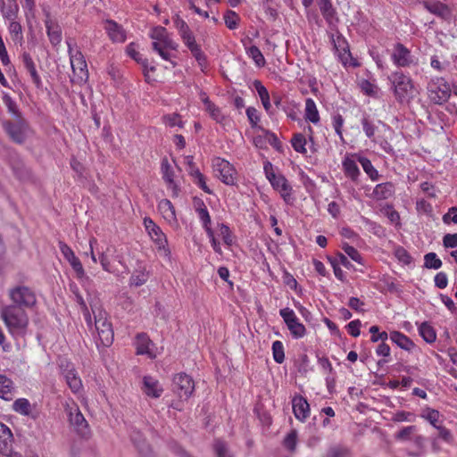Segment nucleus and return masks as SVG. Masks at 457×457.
<instances>
[{"label": "nucleus", "instance_id": "obj_1", "mask_svg": "<svg viewBox=\"0 0 457 457\" xmlns=\"http://www.w3.org/2000/svg\"><path fill=\"white\" fill-rule=\"evenodd\" d=\"M0 318L14 339L25 337L29 327V316L25 310L19 306L4 305L0 309Z\"/></svg>", "mask_w": 457, "mask_h": 457}, {"label": "nucleus", "instance_id": "obj_2", "mask_svg": "<svg viewBox=\"0 0 457 457\" xmlns=\"http://www.w3.org/2000/svg\"><path fill=\"white\" fill-rule=\"evenodd\" d=\"M390 90L400 104H410L416 96L418 91L412 79L402 71H393L387 77Z\"/></svg>", "mask_w": 457, "mask_h": 457}, {"label": "nucleus", "instance_id": "obj_3", "mask_svg": "<svg viewBox=\"0 0 457 457\" xmlns=\"http://www.w3.org/2000/svg\"><path fill=\"white\" fill-rule=\"evenodd\" d=\"M174 27L184 45L188 48L191 54L195 58L202 71L207 67V59L201 46L196 43L195 37L187 23L179 15L172 17Z\"/></svg>", "mask_w": 457, "mask_h": 457}, {"label": "nucleus", "instance_id": "obj_4", "mask_svg": "<svg viewBox=\"0 0 457 457\" xmlns=\"http://www.w3.org/2000/svg\"><path fill=\"white\" fill-rule=\"evenodd\" d=\"M263 169L266 178L272 187L280 194L286 204H292L294 200L292 197V187L286 177L282 174H276L270 162L264 163Z\"/></svg>", "mask_w": 457, "mask_h": 457}, {"label": "nucleus", "instance_id": "obj_5", "mask_svg": "<svg viewBox=\"0 0 457 457\" xmlns=\"http://www.w3.org/2000/svg\"><path fill=\"white\" fill-rule=\"evenodd\" d=\"M9 297L12 301L10 306H19L21 309H30L37 303L35 292L24 285H17L9 289Z\"/></svg>", "mask_w": 457, "mask_h": 457}, {"label": "nucleus", "instance_id": "obj_6", "mask_svg": "<svg viewBox=\"0 0 457 457\" xmlns=\"http://www.w3.org/2000/svg\"><path fill=\"white\" fill-rule=\"evenodd\" d=\"M94 312L95 328L97 332L98 339L96 345H102L108 347L113 342V330L112 324L109 322L106 313L103 311H98L97 313Z\"/></svg>", "mask_w": 457, "mask_h": 457}, {"label": "nucleus", "instance_id": "obj_7", "mask_svg": "<svg viewBox=\"0 0 457 457\" xmlns=\"http://www.w3.org/2000/svg\"><path fill=\"white\" fill-rule=\"evenodd\" d=\"M429 100L435 104H444L451 96L450 85L444 78L432 79L427 87Z\"/></svg>", "mask_w": 457, "mask_h": 457}, {"label": "nucleus", "instance_id": "obj_8", "mask_svg": "<svg viewBox=\"0 0 457 457\" xmlns=\"http://www.w3.org/2000/svg\"><path fill=\"white\" fill-rule=\"evenodd\" d=\"M67 45L74 80L78 83L86 82L88 79V71L85 57L81 51L73 48L70 42H67Z\"/></svg>", "mask_w": 457, "mask_h": 457}, {"label": "nucleus", "instance_id": "obj_9", "mask_svg": "<svg viewBox=\"0 0 457 457\" xmlns=\"http://www.w3.org/2000/svg\"><path fill=\"white\" fill-rule=\"evenodd\" d=\"M143 223L160 254L169 258L170 251L168 248V240L161 228L149 217H145Z\"/></svg>", "mask_w": 457, "mask_h": 457}, {"label": "nucleus", "instance_id": "obj_10", "mask_svg": "<svg viewBox=\"0 0 457 457\" xmlns=\"http://www.w3.org/2000/svg\"><path fill=\"white\" fill-rule=\"evenodd\" d=\"M3 128L9 137L17 144L24 143L29 130V125L24 117L4 120Z\"/></svg>", "mask_w": 457, "mask_h": 457}, {"label": "nucleus", "instance_id": "obj_11", "mask_svg": "<svg viewBox=\"0 0 457 457\" xmlns=\"http://www.w3.org/2000/svg\"><path fill=\"white\" fill-rule=\"evenodd\" d=\"M391 60L397 68H410L418 64V59L402 43L394 46Z\"/></svg>", "mask_w": 457, "mask_h": 457}, {"label": "nucleus", "instance_id": "obj_12", "mask_svg": "<svg viewBox=\"0 0 457 457\" xmlns=\"http://www.w3.org/2000/svg\"><path fill=\"white\" fill-rule=\"evenodd\" d=\"M279 315L283 319L285 324L290 331L291 336L294 338L299 339L305 336L306 328L304 325L299 321L292 309L288 307L283 308L279 311Z\"/></svg>", "mask_w": 457, "mask_h": 457}, {"label": "nucleus", "instance_id": "obj_13", "mask_svg": "<svg viewBox=\"0 0 457 457\" xmlns=\"http://www.w3.org/2000/svg\"><path fill=\"white\" fill-rule=\"evenodd\" d=\"M173 392L180 398L187 400L194 393L195 382L186 373H179L173 378Z\"/></svg>", "mask_w": 457, "mask_h": 457}, {"label": "nucleus", "instance_id": "obj_14", "mask_svg": "<svg viewBox=\"0 0 457 457\" xmlns=\"http://www.w3.org/2000/svg\"><path fill=\"white\" fill-rule=\"evenodd\" d=\"M213 169L224 184L228 186L236 184L237 171L229 162L221 158H216L213 160Z\"/></svg>", "mask_w": 457, "mask_h": 457}, {"label": "nucleus", "instance_id": "obj_15", "mask_svg": "<svg viewBox=\"0 0 457 457\" xmlns=\"http://www.w3.org/2000/svg\"><path fill=\"white\" fill-rule=\"evenodd\" d=\"M69 420L76 431L85 436L88 435V424L78 406L71 407L69 410Z\"/></svg>", "mask_w": 457, "mask_h": 457}, {"label": "nucleus", "instance_id": "obj_16", "mask_svg": "<svg viewBox=\"0 0 457 457\" xmlns=\"http://www.w3.org/2000/svg\"><path fill=\"white\" fill-rule=\"evenodd\" d=\"M60 250L64 258L69 262L78 278H83L86 276L83 265L80 260L75 255L72 249L64 243L60 244Z\"/></svg>", "mask_w": 457, "mask_h": 457}, {"label": "nucleus", "instance_id": "obj_17", "mask_svg": "<svg viewBox=\"0 0 457 457\" xmlns=\"http://www.w3.org/2000/svg\"><path fill=\"white\" fill-rule=\"evenodd\" d=\"M293 412L295 417L303 422L310 414V405L307 400L302 395H295L292 399Z\"/></svg>", "mask_w": 457, "mask_h": 457}, {"label": "nucleus", "instance_id": "obj_18", "mask_svg": "<svg viewBox=\"0 0 457 457\" xmlns=\"http://www.w3.org/2000/svg\"><path fill=\"white\" fill-rule=\"evenodd\" d=\"M161 170L162 179L167 183L168 188L172 190V195L178 196L179 188L174 181V170L166 157L162 160Z\"/></svg>", "mask_w": 457, "mask_h": 457}, {"label": "nucleus", "instance_id": "obj_19", "mask_svg": "<svg viewBox=\"0 0 457 457\" xmlns=\"http://www.w3.org/2000/svg\"><path fill=\"white\" fill-rule=\"evenodd\" d=\"M320 11L329 26H335L337 21V13L330 0H317Z\"/></svg>", "mask_w": 457, "mask_h": 457}, {"label": "nucleus", "instance_id": "obj_20", "mask_svg": "<svg viewBox=\"0 0 457 457\" xmlns=\"http://www.w3.org/2000/svg\"><path fill=\"white\" fill-rule=\"evenodd\" d=\"M142 390L147 396L154 398L160 397L163 392V388L159 381L151 376H145L143 378Z\"/></svg>", "mask_w": 457, "mask_h": 457}, {"label": "nucleus", "instance_id": "obj_21", "mask_svg": "<svg viewBox=\"0 0 457 457\" xmlns=\"http://www.w3.org/2000/svg\"><path fill=\"white\" fill-rule=\"evenodd\" d=\"M110 39L112 42L122 43L126 40V33L123 28L112 20H107L104 27Z\"/></svg>", "mask_w": 457, "mask_h": 457}, {"label": "nucleus", "instance_id": "obj_22", "mask_svg": "<svg viewBox=\"0 0 457 457\" xmlns=\"http://www.w3.org/2000/svg\"><path fill=\"white\" fill-rule=\"evenodd\" d=\"M134 345L136 346L137 354H146L150 358H154L155 355L150 349L153 342L145 333L137 334Z\"/></svg>", "mask_w": 457, "mask_h": 457}, {"label": "nucleus", "instance_id": "obj_23", "mask_svg": "<svg viewBox=\"0 0 457 457\" xmlns=\"http://www.w3.org/2000/svg\"><path fill=\"white\" fill-rule=\"evenodd\" d=\"M149 278V272L143 262H137V268L134 270L129 278V285L134 287H140L144 285Z\"/></svg>", "mask_w": 457, "mask_h": 457}, {"label": "nucleus", "instance_id": "obj_24", "mask_svg": "<svg viewBox=\"0 0 457 457\" xmlns=\"http://www.w3.org/2000/svg\"><path fill=\"white\" fill-rule=\"evenodd\" d=\"M12 433L4 423L0 422V453L8 454L11 452Z\"/></svg>", "mask_w": 457, "mask_h": 457}, {"label": "nucleus", "instance_id": "obj_25", "mask_svg": "<svg viewBox=\"0 0 457 457\" xmlns=\"http://www.w3.org/2000/svg\"><path fill=\"white\" fill-rule=\"evenodd\" d=\"M21 61H22V63H23L25 69L29 73L33 83L36 85L37 87H40L42 86V81H41L40 76L38 75V73L36 70V65H35L30 54L27 52H24L21 54Z\"/></svg>", "mask_w": 457, "mask_h": 457}, {"label": "nucleus", "instance_id": "obj_26", "mask_svg": "<svg viewBox=\"0 0 457 457\" xmlns=\"http://www.w3.org/2000/svg\"><path fill=\"white\" fill-rule=\"evenodd\" d=\"M395 185L392 182L378 184L372 192V196L376 200H386L395 194Z\"/></svg>", "mask_w": 457, "mask_h": 457}, {"label": "nucleus", "instance_id": "obj_27", "mask_svg": "<svg viewBox=\"0 0 457 457\" xmlns=\"http://www.w3.org/2000/svg\"><path fill=\"white\" fill-rule=\"evenodd\" d=\"M71 291L72 292V294L74 295V300L79 304L80 311L83 313V316L85 318V320H86L87 326L91 328L92 325H93L92 318H91L90 312L88 311V308L87 306V303H86L83 296L79 293L78 287L76 285H71Z\"/></svg>", "mask_w": 457, "mask_h": 457}, {"label": "nucleus", "instance_id": "obj_28", "mask_svg": "<svg viewBox=\"0 0 457 457\" xmlns=\"http://www.w3.org/2000/svg\"><path fill=\"white\" fill-rule=\"evenodd\" d=\"M45 25L51 44L54 46L59 45L62 41V29L60 26L50 19L46 20Z\"/></svg>", "mask_w": 457, "mask_h": 457}, {"label": "nucleus", "instance_id": "obj_29", "mask_svg": "<svg viewBox=\"0 0 457 457\" xmlns=\"http://www.w3.org/2000/svg\"><path fill=\"white\" fill-rule=\"evenodd\" d=\"M390 339L397 346L408 352H411L415 347V344L407 336L399 331L391 332Z\"/></svg>", "mask_w": 457, "mask_h": 457}, {"label": "nucleus", "instance_id": "obj_30", "mask_svg": "<svg viewBox=\"0 0 457 457\" xmlns=\"http://www.w3.org/2000/svg\"><path fill=\"white\" fill-rule=\"evenodd\" d=\"M424 7L431 13L445 18L449 14V10L445 4L436 0H428L423 3Z\"/></svg>", "mask_w": 457, "mask_h": 457}, {"label": "nucleus", "instance_id": "obj_31", "mask_svg": "<svg viewBox=\"0 0 457 457\" xmlns=\"http://www.w3.org/2000/svg\"><path fill=\"white\" fill-rule=\"evenodd\" d=\"M14 396L13 382L5 376L0 375V398L10 401Z\"/></svg>", "mask_w": 457, "mask_h": 457}, {"label": "nucleus", "instance_id": "obj_32", "mask_svg": "<svg viewBox=\"0 0 457 457\" xmlns=\"http://www.w3.org/2000/svg\"><path fill=\"white\" fill-rule=\"evenodd\" d=\"M342 166L345 176L356 181L361 174L356 162L353 158L346 156L342 162Z\"/></svg>", "mask_w": 457, "mask_h": 457}, {"label": "nucleus", "instance_id": "obj_33", "mask_svg": "<svg viewBox=\"0 0 457 457\" xmlns=\"http://www.w3.org/2000/svg\"><path fill=\"white\" fill-rule=\"evenodd\" d=\"M158 210L162 217L169 222L176 221L175 208L171 202L168 199H162L158 204Z\"/></svg>", "mask_w": 457, "mask_h": 457}, {"label": "nucleus", "instance_id": "obj_34", "mask_svg": "<svg viewBox=\"0 0 457 457\" xmlns=\"http://www.w3.org/2000/svg\"><path fill=\"white\" fill-rule=\"evenodd\" d=\"M63 376L67 385L73 393H78L81 389V379L77 376L73 368L65 370Z\"/></svg>", "mask_w": 457, "mask_h": 457}, {"label": "nucleus", "instance_id": "obj_35", "mask_svg": "<svg viewBox=\"0 0 457 457\" xmlns=\"http://www.w3.org/2000/svg\"><path fill=\"white\" fill-rule=\"evenodd\" d=\"M305 119L313 124L320 121V114L315 102L312 98L305 100Z\"/></svg>", "mask_w": 457, "mask_h": 457}, {"label": "nucleus", "instance_id": "obj_36", "mask_svg": "<svg viewBox=\"0 0 457 457\" xmlns=\"http://www.w3.org/2000/svg\"><path fill=\"white\" fill-rule=\"evenodd\" d=\"M361 123L362 126V130L365 133L366 137L371 140H374L375 133L378 127L375 124V121L370 119V117L367 114H364L361 120Z\"/></svg>", "mask_w": 457, "mask_h": 457}, {"label": "nucleus", "instance_id": "obj_37", "mask_svg": "<svg viewBox=\"0 0 457 457\" xmlns=\"http://www.w3.org/2000/svg\"><path fill=\"white\" fill-rule=\"evenodd\" d=\"M198 218L201 220L203 224V228H204L205 232L209 229H212L211 228V216L209 214V212L204 204V202H199L198 206L195 209Z\"/></svg>", "mask_w": 457, "mask_h": 457}, {"label": "nucleus", "instance_id": "obj_38", "mask_svg": "<svg viewBox=\"0 0 457 457\" xmlns=\"http://www.w3.org/2000/svg\"><path fill=\"white\" fill-rule=\"evenodd\" d=\"M3 103L6 106L8 112L12 116L13 119L23 117L16 102L8 94H4L3 96Z\"/></svg>", "mask_w": 457, "mask_h": 457}, {"label": "nucleus", "instance_id": "obj_39", "mask_svg": "<svg viewBox=\"0 0 457 457\" xmlns=\"http://www.w3.org/2000/svg\"><path fill=\"white\" fill-rule=\"evenodd\" d=\"M358 162H360L363 170L367 173V175L370 177L371 180L376 181L378 179V171L374 168L371 162L368 158L359 156Z\"/></svg>", "mask_w": 457, "mask_h": 457}, {"label": "nucleus", "instance_id": "obj_40", "mask_svg": "<svg viewBox=\"0 0 457 457\" xmlns=\"http://www.w3.org/2000/svg\"><path fill=\"white\" fill-rule=\"evenodd\" d=\"M419 332L427 343H434L436 339L435 329L428 322H423L420 325Z\"/></svg>", "mask_w": 457, "mask_h": 457}, {"label": "nucleus", "instance_id": "obj_41", "mask_svg": "<svg viewBox=\"0 0 457 457\" xmlns=\"http://www.w3.org/2000/svg\"><path fill=\"white\" fill-rule=\"evenodd\" d=\"M8 29H9V33L12 37V41L16 44L21 45L23 42L21 25L15 20L10 21Z\"/></svg>", "mask_w": 457, "mask_h": 457}, {"label": "nucleus", "instance_id": "obj_42", "mask_svg": "<svg viewBox=\"0 0 457 457\" xmlns=\"http://www.w3.org/2000/svg\"><path fill=\"white\" fill-rule=\"evenodd\" d=\"M1 12L4 18L9 21H14L19 12V6L15 0H12L7 5L3 4Z\"/></svg>", "mask_w": 457, "mask_h": 457}, {"label": "nucleus", "instance_id": "obj_43", "mask_svg": "<svg viewBox=\"0 0 457 457\" xmlns=\"http://www.w3.org/2000/svg\"><path fill=\"white\" fill-rule=\"evenodd\" d=\"M12 410L17 413L28 416L31 411V405L28 399L19 398L13 402Z\"/></svg>", "mask_w": 457, "mask_h": 457}, {"label": "nucleus", "instance_id": "obj_44", "mask_svg": "<svg viewBox=\"0 0 457 457\" xmlns=\"http://www.w3.org/2000/svg\"><path fill=\"white\" fill-rule=\"evenodd\" d=\"M246 54L255 63L257 67H263L266 63L265 58L256 46H251L246 48Z\"/></svg>", "mask_w": 457, "mask_h": 457}, {"label": "nucleus", "instance_id": "obj_45", "mask_svg": "<svg viewBox=\"0 0 457 457\" xmlns=\"http://www.w3.org/2000/svg\"><path fill=\"white\" fill-rule=\"evenodd\" d=\"M421 417L427 420L434 428H437L439 426L440 421V412L437 410L427 408L423 411Z\"/></svg>", "mask_w": 457, "mask_h": 457}, {"label": "nucleus", "instance_id": "obj_46", "mask_svg": "<svg viewBox=\"0 0 457 457\" xmlns=\"http://www.w3.org/2000/svg\"><path fill=\"white\" fill-rule=\"evenodd\" d=\"M442 261L435 253H428L424 256V267L427 269L438 270L442 267Z\"/></svg>", "mask_w": 457, "mask_h": 457}, {"label": "nucleus", "instance_id": "obj_47", "mask_svg": "<svg viewBox=\"0 0 457 457\" xmlns=\"http://www.w3.org/2000/svg\"><path fill=\"white\" fill-rule=\"evenodd\" d=\"M291 144H292V146L295 149V151H296L297 153L303 154L307 153V150L305 147L306 138L303 134H301V133L295 134L291 139Z\"/></svg>", "mask_w": 457, "mask_h": 457}, {"label": "nucleus", "instance_id": "obj_48", "mask_svg": "<svg viewBox=\"0 0 457 457\" xmlns=\"http://www.w3.org/2000/svg\"><path fill=\"white\" fill-rule=\"evenodd\" d=\"M337 42H338V45H337V43L334 41L335 48L338 52L341 62L344 64H346L349 57L351 56V53H350L349 49L346 46H345V45H346V42L344 39H341L340 37H338Z\"/></svg>", "mask_w": 457, "mask_h": 457}, {"label": "nucleus", "instance_id": "obj_49", "mask_svg": "<svg viewBox=\"0 0 457 457\" xmlns=\"http://www.w3.org/2000/svg\"><path fill=\"white\" fill-rule=\"evenodd\" d=\"M298 434L295 429H292L284 438L283 445L290 452H295L297 445Z\"/></svg>", "mask_w": 457, "mask_h": 457}, {"label": "nucleus", "instance_id": "obj_50", "mask_svg": "<svg viewBox=\"0 0 457 457\" xmlns=\"http://www.w3.org/2000/svg\"><path fill=\"white\" fill-rule=\"evenodd\" d=\"M213 450L216 457H234L230 453L228 445L221 440L215 441Z\"/></svg>", "mask_w": 457, "mask_h": 457}, {"label": "nucleus", "instance_id": "obj_51", "mask_svg": "<svg viewBox=\"0 0 457 457\" xmlns=\"http://www.w3.org/2000/svg\"><path fill=\"white\" fill-rule=\"evenodd\" d=\"M273 359L277 363H282L285 360L284 345L282 342L277 340L272 344Z\"/></svg>", "mask_w": 457, "mask_h": 457}, {"label": "nucleus", "instance_id": "obj_52", "mask_svg": "<svg viewBox=\"0 0 457 457\" xmlns=\"http://www.w3.org/2000/svg\"><path fill=\"white\" fill-rule=\"evenodd\" d=\"M131 439L141 453L146 454L147 453L150 452L149 445L145 443V439L142 438V436L140 435L139 432H134L131 435Z\"/></svg>", "mask_w": 457, "mask_h": 457}, {"label": "nucleus", "instance_id": "obj_53", "mask_svg": "<svg viewBox=\"0 0 457 457\" xmlns=\"http://www.w3.org/2000/svg\"><path fill=\"white\" fill-rule=\"evenodd\" d=\"M218 226L220 228V235L222 237L223 242L228 246L232 245L234 243V237L229 227L224 223H220Z\"/></svg>", "mask_w": 457, "mask_h": 457}, {"label": "nucleus", "instance_id": "obj_54", "mask_svg": "<svg viewBox=\"0 0 457 457\" xmlns=\"http://www.w3.org/2000/svg\"><path fill=\"white\" fill-rule=\"evenodd\" d=\"M326 457H351V452L345 447L332 446L328 449Z\"/></svg>", "mask_w": 457, "mask_h": 457}, {"label": "nucleus", "instance_id": "obj_55", "mask_svg": "<svg viewBox=\"0 0 457 457\" xmlns=\"http://www.w3.org/2000/svg\"><path fill=\"white\" fill-rule=\"evenodd\" d=\"M167 29L164 27L157 26L151 30L150 37L154 40V42L162 43L167 37Z\"/></svg>", "mask_w": 457, "mask_h": 457}, {"label": "nucleus", "instance_id": "obj_56", "mask_svg": "<svg viewBox=\"0 0 457 457\" xmlns=\"http://www.w3.org/2000/svg\"><path fill=\"white\" fill-rule=\"evenodd\" d=\"M395 256L397 258V260L403 264H410L412 261L411 256L409 254L406 249H404L403 246H397L395 249Z\"/></svg>", "mask_w": 457, "mask_h": 457}, {"label": "nucleus", "instance_id": "obj_57", "mask_svg": "<svg viewBox=\"0 0 457 457\" xmlns=\"http://www.w3.org/2000/svg\"><path fill=\"white\" fill-rule=\"evenodd\" d=\"M344 122H345V120L341 114L337 113L335 115H333L332 125L335 129V132L340 137L341 140H344L343 132H342V128L344 126Z\"/></svg>", "mask_w": 457, "mask_h": 457}, {"label": "nucleus", "instance_id": "obj_58", "mask_svg": "<svg viewBox=\"0 0 457 457\" xmlns=\"http://www.w3.org/2000/svg\"><path fill=\"white\" fill-rule=\"evenodd\" d=\"M370 333L372 334L370 337L372 342H386L388 338V334L386 331L379 332V328L378 326H371L370 328Z\"/></svg>", "mask_w": 457, "mask_h": 457}, {"label": "nucleus", "instance_id": "obj_59", "mask_svg": "<svg viewBox=\"0 0 457 457\" xmlns=\"http://www.w3.org/2000/svg\"><path fill=\"white\" fill-rule=\"evenodd\" d=\"M224 21L229 29H235L237 27L238 16L235 12L228 11L224 15Z\"/></svg>", "mask_w": 457, "mask_h": 457}, {"label": "nucleus", "instance_id": "obj_60", "mask_svg": "<svg viewBox=\"0 0 457 457\" xmlns=\"http://www.w3.org/2000/svg\"><path fill=\"white\" fill-rule=\"evenodd\" d=\"M344 252L354 262L361 263V256L357 249L348 244H344L342 246Z\"/></svg>", "mask_w": 457, "mask_h": 457}, {"label": "nucleus", "instance_id": "obj_61", "mask_svg": "<svg viewBox=\"0 0 457 457\" xmlns=\"http://www.w3.org/2000/svg\"><path fill=\"white\" fill-rule=\"evenodd\" d=\"M163 121L166 125L173 128V127H179V128H182L183 127V122L181 120V118L179 114L177 113H172V114H169V115H165L163 117Z\"/></svg>", "mask_w": 457, "mask_h": 457}, {"label": "nucleus", "instance_id": "obj_62", "mask_svg": "<svg viewBox=\"0 0 457 457\" xmlns=\"http://www.w3.org/2000/svg\"><path fill=\"white\" fill-rule=\"evenodd\" d=\"M205 110L206 112H209V114L211 115V117L217 122L220 123L222 122L223 119H224V116L222 115L220 110L219 109V107H217L213 103H212L211 104L207 105L205 107Z\"/></svg>", "mask_w": 457, "mask_h": 457}, {"label": "nucleus", "instance_id": "obj_63", "mask_svg": "<svg viewBox=\"0 0 457 457\" xmlns=\"http://www.w3.org/2000/svg\"><path fill=\"white\" fill-rule=\"evenodd\" d=\"M361 326V322L360 320H354L349 322L346 325V328L348 333L353 337H357L360 336V328Z\"/></svg>", "mask_w": 457, "mask_h": 457}, {"label": "nucleus", "instance_id": "obj_64", "mask_svg": "<svg viewBox=\"0 0 457 457\" xmlns=\"http://www.w3.org/2000/svg\"><path fill=\"white\" fill-rule=\"evenodd\" d=\"M443 245L445 248L457 247V233L445 234L443 237Z\"/></svg>", "mask_w": 457, "mask_h": 457}]
</instances>
